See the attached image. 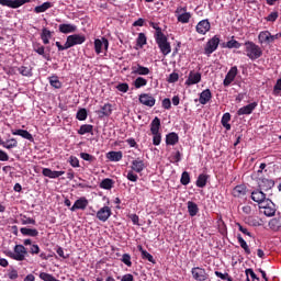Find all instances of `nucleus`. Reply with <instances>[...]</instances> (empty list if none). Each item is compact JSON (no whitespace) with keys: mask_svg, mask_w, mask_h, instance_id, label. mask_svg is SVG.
<instances>
[{"mask_svg":"<svg viewBox=\"0 0 281 281\" xmlns=\"http://www.w3.org/2000/svg\"><path fill=\"white\" fill-rule=\"evenodd\" d=\"M244 45H245L246 56L250 60H258V58H261L262 48L260 46H258L256 43L251 41L245 42Z\"/></svg>","mask_w":281,"mask_h":281,"instance_id":"1","label":"nucleus"},{"mask_svg":"<svg viewBox=\"0 0 281 281\" xmlns=\"http://www.w3.org/2000/svg\"><path fill=\"white\" fill-rule=\"evenodd\" d=\"M5 256L8 258H11L12 260H16L18 262H23L25 260V255L27 254V248L23 245H15L12 250L4 251Z\"/></svg>","mask_w":281,"mask_h":281,"instance_id":"2","label":"nucleus"},{"mask_svg":"<svg viewBox=\"0 0 281 281\" xmlns=\"http://www.w3.org/2000/svg\"><path fill=\"white\" fill-rule=\"evenodd\" d=\"M155 41L162 53V56H168V54L172 52V47L170 46V42H168V36H166V34L155 37Z\"/></svg>","mask_w":281,"mask_h":281,"instance_id":"3","label":"nucleus"},{"mask_svg":"<svg viewBox=\"0 0 281 281\" xmlns=\"http://www.w3.org/2000/svg\"><path fill=\"white\" fill-rule=\"evenodd\" d=\"M176 16L178 23H190V19H192V13L188 12V7H178L176 9Z\"/></svg>","mask_w":281,"mask_h":281,"instance_id":"4","label":"nucleus"},{"mask_svg":"<svg viewBox=\"0 0 281 281\" xmlns=\"http://www.w3.org/2000/svg\"><path fill=\"white\" fill-rule=\"evenodd\" d=\"M220 43H221V38L218 37V35H215L211 40H209L204 47L205 56H212V54H214V52L218 49Z\"/></svg>","mask_w":281,"mask_h":281,"instance_id":"5","label":"nucleus"},{"mask_svg":"<svg viewBox=\"0 0 281 281\" xmlns=\"http://www.w3.org/2000/svg\"><path fill=\"white\" fill-rule=\"evenodd\" d=\"M276 186V182L271 179L261 178L258 180V188L262 192H267L268 196H271L273 193L271 190H273V187Z\"/></svg>","mask_w":281,"mask_h":281,"instance_id":"6","label":"nucleus"},{"mask_svg":"<svg viewBox=\"0 0 281 281\" xmlns=\"http://www.w3.org/2000/svg\"><path fill=\"white\" fill-rule=\"evenodd\" d=\"M259 210H263L265 216H276V204L270 199H267L259 205Z\"/></svg>","mask_w":281,"mask_h":281,"instance_id":"7","label":"nucleus"},{"mask_svg":"<svg viewBox=\"0 0 281 281\" xmlns=\"http://www.w3.org/2000/svg\"><path fill=\"white\" fill-rule=\"evenodd\" d=\"M32 0H0V5L4 8H12L16 10L21 8V5H25V3H30Z\"/></svg>","mask_w":281,"mask_h":281,"instance_id":"8","label":"nucleus"},{"mask_svg":"<svg viewBox=\"0 0 281 281\" xmlns=\"http://www.w3.org/2000/svg\"><path fill=\"white\" fill-rule=\"evenodd\" d=\"M69 47H76V45H82L87 41V36L82 34H72L67 37Z\"/></svg>","mask_w":281,"mask_h":281,"instance_id":"9","label":"nucleus"},{"mask_svg":"<svg viewBox=\"0 0 281 281\" xmlns=\"http://www.w3.org/2000/svg\"><path fill=\"white\" fill-rule=\"evenodd\" d=\"M191 276H192L193 280H196V281L207 280V272L205 271L204 268H201V267L192 268Z\"/></svg>","mask_w":281,"mask_h":281,"instance_id":"10","label":"nucleus"},{"mask_svg":"<svg viewBox=\"0 0 281 281\" xmlns=\"http://www.w3.org/2000/svg\"><path fill=\"white\" fill-rule=\"evenodd\" d=\"M89 206V200L86 196H81L75 201L74 205L70 207V212H77V210H81L85 212Z\"/></svg>","mask_w":281,"mask_h":281,"instance_id":"11","label":"nucleus"},{"mask_svg":"<svg viewBox=\"0 0 281 281\" xmlns=\"http://www.w3.org/2000/svg\"><path fill=\"white\" fill-rule=\"evenodd\" d=\"M102 47L104 52H109V40L106 37H101L94 40V52L95 54H102Z\"/></svg>","mask_w":281,"mask_h":281,"instance_id":"12","label":"nucleus"},{"mask_svg":"<svg viewBox=\"0 0 281 281\" xmlns=\"http://www.w3.org/2000/svg\"><path fill=\"white\" fill-rule=\"evenodd\" d=\"M113 212L109 206H102L98 212H97V218L101 221V223H106L109 218H111V215Z\"/></svg>","mask_w":281,"mask_h":281,"instance_id":"13","label":"nucleus"},{"mask_svg":"<svg viewBox=\"0 0 281 281\" xmlns=\"http://www.w3.org/2000/svg\"><path fill=\"white\" fill-rule=\"evenodd\" d=\"M236 76H238V67L233 66L225 76L223 81L224 87H229L233 80H236Z\"/></svg>","mask_w":281,"mask_h":281,"instance_id":"14","label":"nucleus"},{"mask_svg":"<svg viewBox=\"0 0 281 281\" xmlns=\"http://www.w3.org/2000/svg\"><path fill=\"white\" fill-rule=\"evenodd\" d=\"M210 30H212V24L207 19L201 20L195 26V31L198 32V34H202V35H205V33L209 32Z\"/></svg>","mask_w":281,"mask_h":281,"instance_id":"15","label":"nucleus"},{"mask_svg":"<svg viewBox=\"0 0 281 281\" xmlns=\"http://www.w3.org/2000/svg\"><path fill=\"white\" fill-rule=\"evenodd\" d=\"M268 193H263L262 190L257 189L251 192V199L255 201V203H258L259 205H262L265 201H267Z\"/></svg>","mask_w":281,"mask_h":281,"instance_id":"16","label":"nucleus"},{"mask_svg":"<svg viewBox=\"0 0 281 281\" xmlns=\"http://www.w3.org/2000/svg\"><path fill=\"white\" fill-rule=\"evenodd\" d=\"M138 100L140 104H144V106H149V108L155 106V102H157V100H155V97L148 93H142Z\"/></svg>","mask_w":281,"mask_h":281,"instance_id":"17","label":"nucleus"},{"mask_svg":"<svg viewBox=\"0 0 281 281\" xmlns=\"http://www.w3.org/2000/svg\"><path fill=\"white\" fill-rule=\"evenodd\" d=\"M258 41L260 45H271V43H273V37H271V32L261 31L258 35Z\"/></svg>","mask_w":281,"mask_h":281,"instance_id":"18","label":"nucleus"},{"mask_svg":"<svg viewBox=\"0 0 281 281\" xmlns=\"http://www.w3.org/2000/svg\"><path fill=\"white\" fill-rule=\"evenodd\" d=\"M257 106H258V102H252L250 104H247L237 111V115H251L254 111H256Z\"/></svg>","mask_w":281,"mask_h":281,"instance_id":"19","label":"nucleus"},{"mask_svg":"<svg viewBox=\"0 0 281 281\" xmlns=\"http://www.w3.org/2000/svg\"><path fill=\"white\" fill-rule=\"evenodd\" d=\"M199 82H201V72L190 71L186 85L192 87V85H199Z\"/></svg>","mask_w":281,"mask_h":281,"instance_id":"20","label":"nucleus"},{"mask_svg":"<svg viewBox=\"0 0 281 281\" xmlns=\"http://www.w3.org/2000/svg\"><path fill=\"white\" fill-rule=\"evenodd\" d=\"M132 74H135L136 76H148V74H150V69L137 64L132 67Z\"/></svg>","mask_w":281,"mask_h":281,"instance_id":"21","label":"nucleus"},{"mask_svg":"<svg viewBox=\"0 0 281 281\" xmlns=\"http://www.w3.org/2000/svg\"><path fill=\"white\" fill-rule=\"evenodd\" d=\"M232 194L237 199H243V196L247 194V187L244 184H238L233 189Z\"/></svg>","mask_w":281,"mask_h":281,"instance_id":"22","label":"nucleus"},{"mask_svg":"<svg viewBox=\"0 0 281 281\" xmlns=\"http://www.w3.org/2000/svg\"><path fill=\"white\" fill-rule=\"evenodd\" d=\"M112 113L113 105L111 103H105L103 106H101V110L98 111V115H100V117H110Z\"/></svg>","mask_w":281,"mask_h":281,"instance_id":"23","label":"nucleus"},{"mask_svg":"<svg viewBox=\"0 0 281 281\" xmlns=\"http://www.w3.org/2000/svg\"><path fill=\"white\" fill-rule=\"evenodd\" d=\"M131 168L134 172L139 173L146 168V164L140 158H137V159L132 161V167Z\"/></svg>","mask_w":281,"mask_h":281,"instance_id":"24","label":"nucleus"},{"mask_svg":"<svg viewBox=\"0 0 281 281\" xmlns=\"http://www.w3.org/2000/svg\"><path fill=\"white\" fill-rule=\"evenodd\" d=\"M166 144L167 146H175L177 144H179V134L171 132L169 134L166 135Z\"/></svg>","mask_w":281,"mask_h":281,"instance_id":"25","label":"nucleus"},{"mask_svg":"<svg viewBox=\"0 0 281 281\" xmlns=\"http://www.w3.org/2000/svg\"><path fill=\"white\" fill-rule=\"evenodd\" d=\"M12 135H19L20 137H23V139H27L29 142H34V136L27 130H15L11 131Z\"/></svg>","mask_w":281,"mask_h":281,"instance_id":"26","label":"nucleus"},{"mask_svg":"<svg viewBox=\"0 0 281 281\" xmlns=\"http://www.w3.org/2000/svg\"><path fill=\"white\" fill-rule=\"evenodd\" d=\"M212 100V91L210 89H205L200 93L199 102L200 104H207Z\"/></svg>","mask_w":281,"mask_h":281,"instance_id":"27","label":"nucleus"},{"mask_svg":"<svg viewBox=\"0 0 281 281\" xmlns=\"http://www.w3.org/2000/svg\"><path fill=\"white\" fill-rule=\"evenodd\" d=\"M78 30V26L74 24H59V32L61 34H71Z\"/></svg>","mask_w":281,"mask_h":281,"instance_id":"28","label":"nucleus"},{"mask_svg":"<svg viewBox=\"0 0 281 281\" xmlns=\"http://www.w3.org/2000/svg\"><path fill=\"white\" fill-rule=\"evenodd\" d=\"M160 128H161V120H159V117L156 116L150 123L151 135H157Z\"/></svg>","mask_w":281,"mask_h":281,"instance_id":"29","label":"nucleus"},{"mask_svg":"<svg viewBox=\"0 0 281 281\" xmlns=\"http://www.w3.org/2000/svg\"><path fill=\"white\" fill-rule=\"evenodd\" d=\"M231 121L232 114H229V112L224 113L221 120V124L224 128H226V131H232V125L229 124Z\"/></svg>","mask_w":281,"mask_h":281,"instance_id":"30","label":"nucleus"},{"mask_svg":"<svg viewBox=\"0 0 281 281\" xmlns=\"http://www.w3.org/2000/svg\"><path fill=\"white\" fill-rule=\"evenodd\" d=\"M20 232L22 236H30L31 238H36V236H38V229L36 228L22 227L20 228Z\"/></svg>","mask_w":281,"mask_h":281,"instance_id":"31","label":"nucleus"},{"mask_svg":"<svg viewBox=\"0 0 281 281\" xmlns=\"http://www.w3.org/2000/svg\"><path fill=\"white\" fill-rule=\"evenodd\" d=\"M237 240L245 254H247V256L251 255V249L249 248V245H247V241L243 238L241 234L237 235Z\"/></svg>","mask_w":281,"mask_h":281,"instance_id":"32","label":"nucleus"},{"mask_svg":"<svg viewBox=\"0 0 281 281\" xmlns=\"http://www.w3.org/2000/svg\"><path fill=\"white\" fill-rule=\"evenodd\" d=\"M269 227L272 232H280L281 229V217L270 220Z\"/></svg>","mask_w":281,"mask_h":281,"instance_id":"33","label":"nucleus"},{"mask_svg":"<svg viewBox=\"0 0 281 281\" xmlns=\"http://www.w3.org/2000/svg\"><path fill=\"white\" fill-rule=\"evenodd\" d=\"M122 151H110L106 154V159H109V161H122Z\"/></svg>","mask_w":281,"mask_h":281,"instance_id":"34","label":"nucleus"},{"mask_svg":"<svg viewBox=\"0 0 281 281\" xmlns=\"http://www.w3.org/2000/svg\"><path fill=\"white\" fill-rule=\"evenodd\" d=\"M246 223L251 227H260L262 226L263 222L259 217L249 216L248 218H246Z\"/></svg>","mask_w":281,"mask_h":281,"instance_id":"35","label":"nucleus"},{"mask_svg":"<svg viewBox=\"0 0 281 281\" xmlns=\"http://www.w3.org/2000/svg\"><path fill=\"white\" fill-rule=\"evenodd\" d=\"M87 133H90L91 135H93V125L83 124L78 130V135H87Z\"/></svg>","mask_w":281,"mask_h":281,"instance_id":"36","label":"nucleus"},{"mask_svg":"<svg viewBox=\"0 0 281 281\" xmlns=\"http://www.w3.org/2000/svg\"><path fill=\"white\" fill-rule=\"evenodd\" d=\"M49 8H52V2H44L43 4L34 8V13L41 14L43 12H47V10H49Z\"/></svg>","mask_w":281,"mask_h":281,"instance_id":"37","label":"nucleus"},{"mask_svg":"<svg viewBox=\"0 0 281 281\" xmlns=\"http://www.w3.org/2000/svg\"><path fill=\"white\" fill-rule=\"evenodd\" d=\"M188 212L189 216H196L199 214V205L196 203L189 201L188 202Z\"/></svg>","mask_w":281,"mask_h":281,"instance_id":"38","label":"nucleus"},{"mask_svg":"<svg viewBox=\"0 0 281 281\" xmlns=\"http://www.w3.org/2000/svg\"><path fill=\"white\" fill-rule=\"evenodd\" d=\"M33 49L34 52H36V54H38L40 56H43L45 60H49V55L45 54V46L41 44H36L34 45Z\"/></svg>","mask_w":281,"mask_h":281,"instance_id":"39","label":"nucleus"},{"mask_svg":"<svg viewBox=\"0 0 281 281\" xmlns=\"http://www.w3.org/2000/svg\"><path fill=\"white\" fill-rule=\"evenodd\" d=\"M138 250L142 254L143 260H148V262L155 265V258L153 257V255H150V252H147L142 246L138 247Z\"/></svg>","mask_w":281,"mask_h":281,"instance_id":"40","label":"nucleus"},{"mask_svg":"<svg viewBox=\"0 0 281 281\" xmlns=\"http://www.w3.org/2000/svg\"><path fill=\"white\" fill-rule=\"evenodd\" d=\"M50 87L54 89H63V82L58 79V76H53L48 78Z\"/></svg>","mask_w":281,"mask_h":281,"instance_id":"41","label":"nucleus"},{"mask_svg":"<svg viewBox=\"0 0 281 281\" xmlns=\"http://www.w3.org/2000/svg\"><path fill=\"white\" fill-rule=\"evenodd\" d=\"M41 38H42L44 45H49V38H52V31H49L47 29H43Z\"/></svg>","mask_w":281,"mask_h":281,"instance_id":"42","label":"nucleus"},{"mask_svg":"<svg viewBox=\"0 0 281 281\" xmlns=\"http://www.w3.org/2000/svg\"><path fill=\"white\" fill-rule=\"evenodd\" d=\"M207 179H209L207 175H204V173L200 175V176L198 177V180H196V182H195V186H196L198 188H205V186H207Z\"/></svg>","mask_w":281,"mask_h":281,"instance_id":"43","label":"nucleus"},{"mask_svg":"<svg viewBox=\"0 0 281 281\" xmlns=\"http://www.w3.org/2000/svg\"><path fill=\"white\" fill-rule=\"evenodd\" d=\"M19 74H21V76H25L26 78L32 77V67H27V66H21L18 68Z\"/></svg>","mask_w":281,"mask_h":281,"instance_id":"44","label":"nucleus"},{"mask_svg":"<svg viewBox=\"0 0 281 281\" xmlns=\"http://www.w3.org/2000/svg\"><path fill=\"white\" fill-rule=\"evenodd\" d=\"M100 188H102V190H111V188H113V179L111 178L103 179L100 183Z\"/></svg>","mask_w":281,"mask_h":281,"instance_id":"45","label":"nucleus"},{"mask_svg":"<svg viewBox=\"0 0 281 281\" xmlns=\"http://www.w3.org/2000/svg\"><path fill=\"white\" fill-rule=\"evenodd\" d=\"M148 85V80L144 79V77H138L134 81L135 89H142V87H146Z\"/></svg>","mask_w":281,"mask_h":281,"instance_id":"46","label":"nucleus"},{"mask_svg":"<svg viewBox=\"0 0 281 281\" xmlns=\"http://www.w3.org/2000/svg\"><path fill=\"white\" fill-rule=\"evenodd\" d=\"M225 47H227L228 49H240V47H243V44H240L236 40H231L226 43Z\"/></svg>","mask_w":281,"mask_h":281,"instance_id":"47","label":"nucleus"},{"mask_svg":"<svg viewBox=\"0 0 281 281\" xmlns=\"http://www.w3.org/2000/svg\"><path fill=\"white\" fill-rule=\"evenodd\" d=\"M147 37H146V34H144V33H139L138 34V37L136 38V45L138 46V47H144V45H146V43H147Z\"/></svg>","mask_w":281,"mask_h":281,"instance_id":"48","label":"nucleus"},{"mask_svg":"<svg viewBox=\"0 0 281 281\" xmlns=\"http://www.w3.org/2000/svg\"><path fill=\"white\" fill-rule=\"evenodd\" d=\"M149 25H150V27H153L154 30H156V32H155V34H154V38H157V37L164 35V32L161 31V27L159 26L158 23L150 22Z\"/></svg>","mask_w":281,"mask_h":281,"instance_id":"49","label":"nucleus"},{"mask_svg":"<svg viewBox=\"0 0 281 281\" xmlns=\"http://www.w3.org/2000/svg\"><path fill=\"white\" fill-rule=\"evenodd\" d=\"M16 146H19V142H16L15 138H11L4 142V148H7V150H11V148H16Z\"/></svg>","mask_w":281,"mask_h":281,"instance_id":"50","label":"nucleus"},{"mask_svg":"<svg viewBox=\"0 0 281 281\" xmlns=\"http://www.w3.org/2000/svg\"><path fill=\"white\" fill-rule=\"evenodd\" d=\"M77 120H79V122H85V120H87V109L82 108L78 110Z\"/></svg>","mask_w":281,"mask_h":281,"instance_id":"51","label":"nucleus"},{"mask_svg":"<svg viewBox=\"0 0 281 281\" xmlns=\"http://www.w3.org/2000/svg\"><path fill=\"white\" fill-rule=\"evenodd\" d=\"M236 225L241 234H244L245 236H249V238H254V234H251V232H249L247 227L243 226L240 223H237Z\"/></svg>","mask_w":281,"mask_h":281,"instance_id":"52","label":"nucleus"},{"mask_svg":"<svg viewBox=\"0 0 281 281\" xmlns=\"http://www.w3.org/2000/svg\"><path fill=\"white\" fill-rule=\"evenodd\" d=\"M180 182L182 186H188L190 183V173L188 171L182 172Z\"/></svg>","mask_w":281,"mask_h":281,"instance_id":"53","label":"nucleus"},{"mask_svg":"<svg viewBox=\"0 0 281 281\" xmlns=\"http://www.w3.org/2000/svg\"><path fill=\"white\" fill-rule=\"evenodd\" d=\"M215 276H216V278H220L221 280L234 281V279L232 278V276H229V273H223L221 271H215Z\"/></svg>","mask_w":281,"mask_h":281,"instance_id":"54","label":"nucleus"},{"mask_svg":"<svg viewBox=\"0 0 281 281\" xmlns=\"http://www.w3.org/2000/svg\"><path fill=\"white\" fill-rule=\"evenodd\" d=\"M121 262H123V265H126V267H133V261H131V255L128 254H123Z\"/></svg>","mask_w":281,"mask_h":281,"instance_id":"55","label":"nucleus"},{"mask_svg":"<svg viewBox=\"0 0 281 281\" xmlns=\"http://www.w3.org/2000/svg\"><path fill=\"white\" fill-rule=\"evenodd\" d=\"M80 157H81V159H83V161H89L90 164H93V161H95V156H93L91 154L81 153Z\"/></svg>","mask_w":281,"mask_h":281,"instance_id":"56","label":"nucleus"},{"mask_svg":"<svg viewBox=\"0 0 281 281\" xmlns=\"http://www.w3.org/2000/svg\"><path fill=\"white\" fill-rule=\"evenodd\" d=\"M21 223L22 225H36V220L24 215L23 218L21 220Z\"/></svg>","mask_w":281,"mask_h":281,"instance_id":"57","label":"nucleus"},{"mask_svg":"<svg viewBox=\"0 0 281 281\" xmlns=\"http://www.w3.org/2000/svg\"><path fill=\"white\" fill-rule=\"evenodd\" d=\"M69 164L72 166V168H80V160H78V157L76 156L69 157Z\"/></svg>","mask_w":281,"mask_h":281,"instance_id":"58","label":"nucleus"},{"mask_svg":"<svg viewBox=\"0 0 281 281\" xmlns=\"http://www.w3.org/2000/svg\"><path fill=\"white\" fill-rule=\"evenodd\" d=\"M9 280H16L19 278V271L16 269L11 268L8 272Z\"/></svg>","mask_w":281,"mask_h":281,"instance_id":"59","label":"nucleus"},{"mask_svg":"<svg viewBox=\"0 0 281 281\" xmlns=\"http://www.w3.org/2000/svg\"><path fill=\"white\" fill-rule=\"evenodd\" d=\"M30 254L32 256H37V254H41V247L37 244L31 245Z\"/></svg>","mask_w":281,"mask_h":281,"instance_id":"60","label":"nucleus"},{"mask_svg":"<svg viewBox=\"0 0 281 281\" xmlns=\"http://www.w3.org/2000/svg\"><path fill=\"white\" fill-rule=\"evenodd\" d=\"M179 81V74L177 72H171L167 79V82L169 83H175Z\"/></svg>","mask_w":281,"mask_h":281,"instance_id":"61","label":"nucleus"},{"mask_svg":"<svg viewBox=\"0 0 281 281\" xmlns=\"http://www.w3.org/2000/svg\"><path fill=\"white\" fill-rule=\"evenodd\" d=\"M280 91H281V78L277 80L273 87V95H280Z\"/></svg>","mask_w":281,"mask_h":281,"instance_id":"62","label":"nucleus"},{"mask_svg":"<svg viewBox=\"0 0 281 281\" xmlns=\"http://www.w3.org/2000/svg\"><path fill=\"white\" fill-rule=\"evenodd\" d=\"M154 137H153V144L154 146H159V144H161V133H156V134H153Z\"/></svg>","mask_w":281,"mask_h":281,"instance_id":"63","label":"nucleus"},{"mask_svg":"<svg viewBox=\"0 0 281 281\" xmlns=\"http://www.w3.org/2000/svg\"><path fill=\"white\" fill-rule=\"evenodd\" d=\"M116 89L121 91V93H128V83H119Z\"/></svg>","mask_w":281,"mask_h":281,"instance_id":"64","label":"nucleus"}]
</instances>
